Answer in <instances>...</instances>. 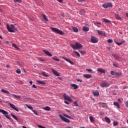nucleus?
I'll use <instances>...</instances> for the list:
<instances>
[{"instance_id":"4d7b16f0","label":"nucleus","mask_w":128,"mask_h":128,"mask_svg":"<svg viewBox=\"0 0 128 128\" xmlns=\"http://www.w3.org/2000/svg\"><path fill=\"white\" fill-rule=\"evenodd\" d=\"M58 1L59 2H62L63 0H58Z\"/></svg>"},{"instance_id":"6e6d98bb","label":"nucleus","mask_w":128,"mask_h":128,"mask_svg":"<svg viewBox=\"0 0 128 128\" xmlns=\"http://www.w3.org/2000/svg\"><path fill=\"white\" fill-rule=\"evenodd\" d=\"M79 2H84V0H78Z\"/></svg>"},{"instance_id":"7ed1b4c3","label":"nucleus","mask_w":128,"mask_h":128,"mask_svg":"<svg viewBox=\"0 0 128 128\" xmlns=\"http://www.w3.org/2000/svg\"><path fill=\"white\" fill-rule=\"evenodd\" d=\"M74 50H80V48H82V46L80 42H76V44H72L70 45Z\"/></svg>"},{"instance_id":"6ab92c4d","label":"nucleus","mask_w":128,"mask_h":128,"mask_svg":"<svg viewBox=\"0 0 128 128\" xmlns=\"http://www.w3.org/2000/svg\"><path fill=\"white\" fill-rule=\"evenodd\" d=\"M98 72H101L102 74H106V70H104L102 68H98L97 70Z\"/></svg>"},{"instance_id":"774afa93","label":"nucleus","mask_w":128,"mask_h":128,"mask_svg":"<svg viewBox=\"0 0 128 128\" xmlns=\"http://www.w3.org/2000/svg\"><path fill=\"white\" fill-rule=\"evenodd\" d=\"M6 44H8V41H6Z\"/></svg>"},{"instance_id":"6e6552de","label":"nucleus","mask_w":128,"mask_h":128,"mask_svg":"<svg viewBox=\"0 0 128 128\" xmlns=\"http://www.w3.org/2000/svg\"><path fill=\"white\" fill-rule=\"evenodd\" d=\"M104 8H112V4L110 3H106L103 4Z\"/></svg>"},{"instance_id":"58836bf2","label":"nucleus","mask_w":128,"mask_h":128,"mask_svg":"<svg viewBox=\"0 0 128 128\" xmlns=\"http://www.w3.org/2000/svg\"><path fill=\"white\" fill-rule=\"evenodd\" d=\"M79 52H80V54H86V51L84 50H79Z\"/></svg>"},{"instance_id":"9b49d317","label":"nucleus","mask_w":128,"mask_h":128,"mask_svg":"<svg viewBox=\"0 0 128 128\" xmlns=\"http://www.w3.org/2000/svg\"><path fill=\"white\" fill-rule=\"evenodd\" d=\"M43 52L48 56H52V53L50 52H48V50H43Z\"/></svg>"},{"instance_id":"5701e85b","label":"nucleus","mask_w":128,"mask_h":128,"mask_svg":"<svg viewBox=\"0 0 128 128\" xmlns=\"http://www.w3.org/2000/svg\"><path fill=\"white\" fill-rule=\"evenodd\" d=\"M82 30L84 32H88L90 30V28L86 26H83L82 28Z\"/></svg>"},{"instance_id":"3c124183","label":"nucleus","mask_w":128,"mask_h":128,"mask_svg":"<svg viewBox=\"0 0 128 128\" xmlns=\"http://www.w3.org/2000/svg\"><path fill=\"white\" fill-rule=\"evenodd\" d=\"M125 104H126V108H128V102H125Z\"/></svg>"},{"instance_id":"13d9d810","label":"nucleus","mask_w":128,"mask_h":128,"mask_svg":"<svg viewBox=\"0 0 128 128\" xmlns=\"http://www.w3.org/2000/svg\"><path fill=\"white\" fill-rule=\"evenodd\" d=\"M77 82H82V80H81L78 79L77 80Z\"/></svg>"},{"instance_id":"49530a36","label":"nucleus","mask_w":128,"mask_h":128,"mask_svg":"<svg viewBox=\"0 0 128 128\" xmlns=\"http://www.w3.org/2000/svg\"><path fill=\"white\" fill-rule=\"evenodd\" d=\"M110 74L112 76H116V72H114V71H111Z\"/></svg>"},{"instance_id":"052dcab7","label":"nucleus","mask_w":128,"mask_h":128,"mask_svg":"<svg viewBox=\"0 0 128 128\" xmlns=\"http://www.w3.org/2000/svg\"><path fill=\"white\" fill-rule=\"evenodd\" d=\"M66 112H70V111L68 110H66Z\"/></svg>"},{"instance_id":"473e14b6","label":"nucleus","mask_w":128,"mask_h":128,"mask_svg":"<svg viewBox=\"0 0 128 128\" xmlns=\"http://www.w3.org/2000/svg\"><path fill=\"white\" fill-rule=\"evenodd\" d=\"M52 58L54 60H56V62H60V59L58 58H56V56L52 57Z\"/></svg>"},{"instance_id":"79ce46f5","label":"nucleus","mask_w":128,"mask_h":128,"mask_svg":"<svg viewBox=\"0 0 128 128\" xmlns=\"http://www.w3.org/2000/svg\"><path fill=\"white\" fill-rule=\"evenodd\" d=\"M16 74H22V71L20 69H18L16 70Z\"/></svg>"},{"instance_id":"e2e57ef3","label":"nucleus","mask_w":128,"mask_h":128,"mask_svg":"<svg viewBox=\"0 0 128 128\" xmlns=\"http://www.w3.org/2000/svg\"><path fill=\"white\" fill-rule=\"evenodd\" d=\"M6 68H10V66L9 65H6Z\"/></svg>"},{"instance_id":"72a5a7b5","label":"nucleus","mask_w":128,"mask_h":128,"mask_svg":"<svg viewBox=\"0 0 128 128\" xmlns=\"http://www.w3.org/2000/svg\"><path fill=\"white\" fill-rule=\"evenodd\" d=\"M114 105L115 106H117L118 108H120V104L118 102H114Z\"/></svg>"},{"instance_id":"7c9ffc66","label":"nucleus","mask_w":128,"mask_h":128,"mask_svg":"<svg viewBox=\"0 0 128 128\" xmlns=\"http://www.w3.org/2000/svg\"><path fill=\"white\" fill-rule=\"evenodd\" d=\"M124 42H126L125 40H122L121 42H116V44H117L118 46H122V44H124Z\"/></svg>"},{"instance_id":"a19ab883","label":"nucleus","mask_w":128,"mask_h":128,"mask_svg":"<svg viewBox=\"0 0 128 128\" xmlns=\"http://www.w3.org/2000/svg\"><path fill=\"white\" fill-rule=\"evenodd\" d=\"M108 42V44H112V42H114V40H112V39H108V40H107Z\"/></svg>"},{"instance_id":"e433bc0d","label":"nucleus","mask_w":128,"mask_h":128,"mask_svg":"<svg viewBox=\"0 0 128 128\" xmlns=\"http://www.w3.org/2000/svg\"><path fill=\"white\" fill-rule=\"evenodd\" d=\"M122 72H116L115 73V76H122Z\"/></svg>"},{"instance_id":"39448f33","label":"nucleus","mask_w":128,"mask_h":128,"mask_svg":"<svg viewBox=\"0 0 128 128\" xmlns=\"http://www.w3.org/2000/svg\"><path fill=\"white\" fill-rule=\"evenodd\" d=\"M90 40L92 44H97V42H98V38L94 36H92Z\"/></svg>"},{"instance_id":"680f3d73","label":"nucleus","mask_w":128,"mask_h":128,"mask_svg":"<svg viewBox=\"0 0 128 128\" xmlns=\"http://www.w3.org/2000/svg\"><path fill=\"white\" fill-rule=\"evenodd\" d=\"M20 98V96H16V98Z\"/></svg>"},{"instance_id":"f704fd0d","label":"nucleus","mask_w":128,"mask_h":128,"mask_svg":"<svg viewBox=\"0 0 128 128\" xmlns=\"http://www.w3.org/2000/svg\"><path fill=\"white\" fill-rule=\"evenodd\" d=\"M112 64L114 66H115L116 68H118V64L116 62H113Z\"/></svg>"},{"instance_id":"a211bd4d","label":"nucleus","mask_w":128,"mask_h":128,"mask_svg":"<svg viewBox=\"0 0 128 128\" xmlns=\"http://www.w3.org/2000/svg\"><path fill=\"white\" fill-rule=\"evenodd\" d=\"M84 78H92V74H84L83 75Z\"/></svg>"},{"instance_id":"09e8293b","label":"nucleus","mask_w":128,"mask_h":128,"mask_svg":"<svg viewBox=\"0 0 128 128\" xmlns=\"http://www.w3.org/2000/svg\"><path fill=\"white\" fill-rule=\"evenodd\" d=\"M12 118H14V120H16V116L12 114Z\"/></svg>"},{"instance_id":"a878e982","label":"nucleus","mask_w":128,"mask_h":128,"mask_svg":"<svg viewBox=\"0 0 128 128\" xmlns=\"http://www.w3.org/2000/svg\"><path fill=\"white\" fill-rule=\"evenodd\" d=\"M43 110H47L48 112H50V108L48 106H46L45 108H42Z\"/></svg>"},{"instance_id":"338daca9","label":"nucleus","mask_w":128,"mask_h":128,"mask_svg":"<svg viewBox=\"0 0 128 128\" xmlns=\"http://www.w3.org/2000/svg\"><path fill=\"white\" fill-rule=\"evenodd\" d=\"M106 104V103H102V104Z\"/></svg>"},{"instance_id":"bf43d9fd","label":"nucleus","mask_w":128,"mask_h":128,"mask_svg":"<svg viewBox=\"0 0 128 128\" xmlns=\"http://www.w3.org/2000/svg\"><path fill=\"white\" fill-rule=\"evenodd\" d=\"M30 84L32 86V81H30Z\"/></svg>"},{"instance_id":"cd10ccee","label":"nucleus","mask_w":128,"mask_h":128,"mask_svg":"<svg viewBox=\"0 0 128 128\" xmlns=\"http://www.w3.org/2000/svg\"><path fill=\"white\" fill-rule=\"evenodd\" d=\"M42 16L43 19L45 22H48V18H46V14H42Z\"/></svg>"},{"instance_id":"dca6fc26","label":"nucleus","mask_w":128,"mask_h":128,"mask_svg":"<svg viewBox=\"0 0 128 128\" xmlns=\"http://www.w3.org/2000/svg\"><path fill=\"white\" fill-rule=\"evenodd\" d=\"M41 74L44 76L45 78H49L50 76L49 74L44 72H42Z\"/></svg>"},{"instance_id":"4468645a","label":"nucleus","mask_w":128,"mask_h":128,"mask_svg":"<svg viewBox=\"0 0 128 128\" xmlns=\"http://www.w3.org/2000/svg\"><path fill=\"white\" fill-rule=\"evenodd\" d=\"M52 72H53L54 74V76H60V73H58V71L52 69Z\"/></svg>"},{"instance_id":"20e7f679","label":"nucleus","mask_w":128,"mask_h":128,"mask_svg":"<svg viewBox=\"0 0 128 128\" xmlns=\"http://www.w3.org/2000/svg\"><path fill=\"white\" fill-rule=\"evenodd\" d=\"M6 28L10 32H14V31L16 30V27L14 26V25L11 24L10 26H8V24H6Z\"/></svg>"},{"instance_id":"c756f323","label":"nucleus","mask_w":128,"mask_h":128,"mask_svg":"<svg viewBox=\"0 0 128 128\" xmlns=\"http://www.w3.org/2000/svg\"><path fill=\"white\" fill-rule=\"evenodd\" d=\"M105 120L108 124H110V119L108 116L105 117Z\"/></svg>"},{"instance_id":"c9c22d12","label":"nucleus","mask_w":128,"mask_h":128,"mask_svg":"<svg viewBox=\"0 0 128 128\" xmlns=\"http://www.w3.org/2000/svg\"><path fill=\"white\" fill-rule=\"evenodd\" d=\"M118 122H116V121H114L113 122V126H118Z\"/></svg>"},{"instance_id":"2eb2a0df","label":"nucleus","mask_w":128,"mask_h":128,"mask_svg":"<svg viewBox=\"0 0 128 128\" xmlns=\"http://www.w3.org/2000/svg\"><path fill=\"white\" fill-rule=\"evenodd\" d=\"M115 18L118 20H122V18H121L118 14H115Z\"/></svg>"},{"instance_id":"de8ad7c7","label":"nucleus","mask_w":128,"mask_h":128,"mask_svg":"<svg viewBox=\"0 0 128 128\" xmlns=\"http://www.w3.org/2000/svg\"><path fill=\"white\" fill-rule=\"evenodd\" d=\"M86 70H88L89 72H92V69H86Z\"/></svg>"},{"instance_id":"412c9836","label":"nucleus","mask_w":128,"mask_h":128,"mask_svg":"<svg viewBox=\"0 0 128 128\" xmlns=\"http://www.w3.org/2000/svg\"><path fill=\"white\" fill-rule=\"evenodd\" d=\"M72 30H73V32H78V29L74 26H72Z\"/></svg>"},{"instance_id":"0e129e2a","label":"nucleus","mask_w":128,"mask_h":128,"mask_svg":"<svg viewBox=\"0 0 128 128\" xmlns=\"http://www.w3.org/2000/svg\"><path fill=\"white\" fill-rule=\"evenodd\" d=\"M126 16H127V18H128V13L126 14Z\"/></svg>"},{"instance_id":"603ef678","label":"nucleus","mask_w":128,"mask_h":128,"mask_svg":"<svg viewBox=\"0 0 128 128\" xmlns=\"http://www.w3.org/2000/svg\"><path fill=\"white\" fill-rule=\"evenodd\" d=\"M32 88H36V86L34 84H33V85L32 86Z\"/></svg>"},{"instance_id":"a18cd8bd","label":"nucleus","mask_w":128,"mask_h":128,"mask_svg":"<svg viewBox=\"0 0 128 128\" xmlns=\"http://www.w3.org/2000/svg\"><path fill=\"white\" fill-rule=\"evenodd\" d=\"M94 24L96 26H98V24H102L101 22H94Z\"/></svg>"},{"instance_id":"393cba45","label":"nucleus","mask_w":128,"mask_h":128,"mask_svg":"<svg viewBox=\"0 0 128 128\" xmlns=\"http://www.w3.org/2000/svg\"><path fill=\"white\" fill-rule=\"evenodd\" d=\"M93 94L94 96H100V92L98 91L94 92Z\"/></svg>"},{"instance_id":"ddd939ff","label":"nucleus","mask_w":128,"mask_h":128,"mask_svg":"<svg viewBox=\"0 0 128 128\" xmlns=\"http://www.w3.org/2000/svg\"><path fill=\"white\" fill-rule=\"evenodd\" d=\"M38 82V84H46V80H38L36 81Z\"/></svg>"},{"instance_id":"aec40b11","label":"nucleus","mask_w":128,"mask_h":128,"mask_svg":"<svg viewBox=\"0 0 128 128\" xmlns=\"http://www.w3.org/2000/svg\"><path fill=\"white\" fill-rule=\"evenodd\" d=\"M8 104H9L10 106V108H13L15 110H16V106L12 104L11 103H8Z\"/></svg>"},{"instance_id":"ea45409f","label":"nucleus","mask_w":128,"mask_h":128,"mask_svg":"<svg viewBox=\"0 0 128 128\" xmlns=\"http://www.w3.org/2000/svg\"><path fill=\"white\" fill-rule=\"evenodd\" d=\"M74 104L75 106H78V101L74 102Z\"/></svg>"},{"instance_id":"8fccbe9b","label":"nucleus","mask_w":128,"mask_h":128,"mask_svg":"<svg viewBox=\"0 0 128 128\" xmlns=\"http://www.w3.org/2000/svg\"><path fill=\"white\" fill-rule=\"evenodd\" d=\"M12 46H14V48H16V44H12Z\"/></svg>"},{"instance_id":"37998d69","label":"nucleus","mask_w":128,"mask_h":128,"mask_svg":"<svg viewBox=\"0 0 128 128\" xmlns=\"http://www.w3.org/2000/svg\"><path fill=\"white\" fill-rule=\"evenodd\" d=\"M32 112H34V114H36V116H38V112H36V110H34V109L32 110Z\"/></svg>"},{"instance_id":"864d4df0","label":"nucleus","mask_w":128,"mask_h":128,"mask_svg":"<svg viewBox=\"0 0 128 128\" xmlns=\"http://www.w3.org/2000/svg\"><path fill=\"white\" fill-rule=\"evenodd\" d=\"M18 66H22V62H17Z\"/></svg>"},{"instance_id":"f03ea898","label":"nucleus","mask_w":128,"mask_h":128,"mask_svg":"<svg viewBox=\"0 0 128 128\" xmlns=\"http://www.w3.org/2000/svg\"><path fill=\"white\" fill-rule=\"evenodd\" d=\"M64 104H70L69 102H72V100L71 99L70 97L66 94H64Z\"/></svg>"},{"instance_id":"c85d7f7f","label":"nucleus","mask_w":128,"mask_h":128,"mask_svg":"<svg viewBox=\"0 0 128 128\" xmlns=\"http://www.w3.org/2000/svg\"><path fill=\"white\" fill-rule=\"evenodd\" d=\"M1 92H4V94H10V92L6 90L2 89Z\"/></svg>"},{"instance_id":"5fc2aeb1","label":"nucleus","mask_w":128,"mask_h":128,"mask_svg":"<svg viewBox=\"0 0 128 128\" xmlns=\"http://www.w3.org/2000/svg\"><path fill=\"white\" fill-rule=\"evenodd\" d=\"M22 2V0H16V2H20H20Z\"/></svg>"},{"instance_id":"bb28decb","label":"nucleus","mask_w":128,"mask_h":128,"mask_svg":"<svg viewBox=\"0 0 128 128\" xmlns=\"http://www.w3.org/2000/svg\"><path fill=\"white\" fill-rule=\"evenodd\" d=\"M89 119L90 120V122H94L95 118L92 116H90Z\"/></svg>"},{"instance_id":"b1692460","label":"nucleus","mask_w":128,"mask_h":128,"mask_svg":"<svg viewBox=\"0 0 128 128\" xmlns=\"http://www.w3.org/2000/svg\"><path fill=\"white\" fill-rule=\"evenodd\" d=\"M103 22H104L106 24H110V23L112 22H110V20L106 18H103Z\"/></svg>"},{"instance_id":"c03bdc74","label":"nucleus","mask_w":128,"mask_h":128,"mask_svg":"<svg viewBox=\"0 0 128 128\" xmlns=\"http://www.w3.org/2000/svg\"><path fill=\"white\" fill-rule=\"evenodd\" d=\"M64 116H66V118H70L72 120V116H69L68 115L64 114Z\"/></svg>"},{"instance_id":"69168bd1","label":"nucleus","mask_w":128,"mask_h":128,"mask_svg":"<svg viewBox=\"0 0 128 128\" xmlns=\"http://www.w3.org/2000/svg\"><path fill=\"white\" fill-rule=\"evenodd\" d=\"M40 60L41 61V62H44V60H42V59H40Z\"/></svg>"},{"instance_id":"423d86ee","label":"nucleus","mask_w":128,"mask_h":128,"mask_svg":"<svg viewBox=\"0 0 128 128\" xmlns=\"http://www.w3.org/2000/svg\"><path fill=\"white\" fill-rule=\"evenodd\" d=\"M59 116L60 118H61V120H63V122H70V120L66 118V117H64V116L62 115V114H60Z\"/></svg>"},{"instance_id":"4c0bfd02","label":"nucleus","mask_w":128,"mask_h":128,"mask_svg":"<svg viewBox=\"0 0 128 128\" xmlns=\"http://www.w3.org/2000/svg\"><path fill=\"white\" fill-rule=\"evenodd\" d=\"M74 54H76V55H77V56H78V58H80V53H78V52L74 50Z\"/></svg>"},{"instance_id":"2f4dec72","label":"nucleus","mask_w":128,"mask_h":128,"mask_svg":"<svg viewBox=\"0 0 128 128\" xmlns=\"http://www.w3.org/2000/svg\"><path fill=\"white\" fill-rule=\"evenodd\" d=\"M26 106L28 108H29V110H32V111L34 110V108H32V106L28 105V104H26Z\"/></svg>"},{"instance_id":"f8f14e48","label":"nucleus","mask_w":128,"mask_h":128,"mask_svg":"<svg viewBox=\"0 0 128 128\" xmlns=\"http://www.w3.org/2000/svg\"><path fill=\"white\" fill-rule=\"evenodd\" d=\"M62 58H63V60H66V62H69V64H70L74 65V62L64 56L62 57Z\"/></svg>"},{"instance_id":"4be33fe9","label":"nucleus","mask_w":128,"mask_h":128,"mask_svg":"<svg viewBox=\"0 0 128 128\" xmlns=\"http://www.w3.org/2000/svg\"><path fill=\"white\" fill-rule=\"evenodd\" d=\"M71 86L74 88V90H77V88H78V86L76 84H71Z\"/></svg>"},{"instance_id":"f3484780","label":"nucleus","mask_w":128,"mask_h":128,"mask_svg":"<svg viewBox=\"0 0 128 128\" xmlns=\"http://www.w3.org/2000/svg\"><path fill=\"white\" fill-rule=\"evenodd\" d=\"M112 56H113V58H114L115 60H120V56L116 54H112Z\"/></svg>"},{"instance_id":"f257e3e1","label":"nucleus","mask_w":128,"mask_h":128,"mask_svg":"<svg viewBox=\"0 0 128 128\" xmlns=\"http://www.w3.org/2000/svg\"><path fill=\"white\" fill-rule=\"evenodd\" d=\"M50 30H51L52 32L58 34H60V36H64V32H62V30H60L58 28L51 27L50 28Z\"/></svg>"},{"instance_id":"1a4fd4ad","label":"nucleus","mask_w":128,"mask_h":128,"mask_svg":"<svg viewBox=\"0 0 128 128\" xmlns=\"http://www.w3.org/2000/svg\"><path fill=\"white\" fill-rule=\"evenodd\" d=\"M100 86L101 88H108L110 86V84H108L106 82H104L100 84Z\"/></svg>"},{"instance_id":"0eeeda50","label":"nucleus","mask_w":128,"mask_h":128,"mask_svg":"<svg viewBox=\"0 0 128 128\" xmlns=\"http://www.w3.org/2000/svg\"><path fill=\"white\" fill-rule=\"evenodd\" d=\"M0 112H2V114H3L4 115V116H6V118L10 119V117H8V114L6 110L0 109Z\"/></svg>"},{"instance_id":"9d476101","label":"nucleus","mask_w":128,"mask_h":128,"mask_svg":"<svg viewBox=\"0 0 128 128\" xmlns=\"http://www.w3.org/2000/svg\"><path fill=\"white\" fill-rule=\"evenodd\" d=\"M98 32L100 36H106V32L102 30H98Z\"/></svg>"}]
</instances>
